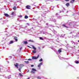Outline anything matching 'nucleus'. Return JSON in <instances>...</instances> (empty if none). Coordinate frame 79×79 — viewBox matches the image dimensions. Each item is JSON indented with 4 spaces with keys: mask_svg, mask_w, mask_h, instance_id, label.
Returning <instances> with one entry per match:
<instances>
[{
    "mask_svg": "<svg viewBox=\"0 0 79 79\" xmlns=\"http://www.w3.org/2000/svg\"><path fill=\"white\" fill-rule=\"evenodd\" d=\"M24 62L25 63H26L27 64H29V61H25Z\"/></svg>",
    "mask_w": 79,
    "mask_h": 79,
    "instance_id": "cd10ccee",
    "label": "nucleus"
},
{
    "mask_svg": "<svg viewBox=\"0 0 79 79\" xmlns=\"http://www.w3.org/2000/svg\"><path fill=\"white\" fill-rule=\"evenodd\" d=\"M74 44L75 45H77V42H76V43L75 42Z\"/></svg>",
    "mask_w": 79,
    "mask_h": 79,
    "instance_id": "a19ab883",
    "label": "nucleus"
},
{
    "mask_svg": "<svg viewBox=\"0 0 79 79\" xmlns=\"http://www.w3.org/2000/svg\"><path fill=\"white\" fill-rule=\"evenodd\" d=\"M38 79H41V78H40V77H38Z\"/></svg>",
    "mask_w": 79,
    "mask_h": 79,
    "instance_id": "de8ad7c7",
    "label": "nucleus"
},
{
    "mask_svg": "<svg viewBox=\"0 0 79 79\" xmlns=\"http://www.w3.org/2000/svg\"><path fill=\"white\" fill-rule=\"evenodd\" d=\"M23 44H27L28 43H27V42L25 41L23 42Z\"/></svg>",
    "mask_w": 79,
    "mask_h": 79,
    "instance_id": "6ab92c4d",
    "label": "nucleus"
},
{
    "mask_svg": "<svg viewBox=\"0 0 79 79\" xmlns=\"http://www.w3.org/2000/svg\"><path fill=\"white\" fill-rule=\"evenodd\" d=\"M14 14H15V12H12L11 13V15H14Z\"/></svg>",
    "mask_w": 79,
    "mask_h": 79,
    "instance_id": "f704fd0d",
    "label": "nucleus"
},
{
    "mask_svg": "<svg viewBox=\"0 0 79 79\" xmlns=\"http://www.w3.org/2000/svg\"><path fill=\"white\" fill-rule=\"evenodd\" d=\"M13 9L14 10H16V6H14L13 8Z\"/></svg>",
    "mask_w": 79,
    "mask_h": 79,
    "instance_id": "7c9ffc66",
    "label": "nucleus"
},
{
    "mask_svg": "<svg viewBox=\"0 0 79 79\" xmlns=\"http://www.w3.org/2000/svg\"><path fill=\"white\" fill-rule=\"evenodd\" d=\"M39 39H40V40H44V38H42V37H40Z\"/></svg>",
    "mask_w": 79,
    "mask_h": 79,
    "instance_id": "a878e982",
    "label": "nucleus"
},
{
    "mask_svg": "<svg viewBox=\"0 0 79 79\" xmlns=\"http://www.w3.org/2000/svg\"><path fill=\"white\" fill-rule=\"evenodd\" d=\"M14 65L15 67H16L17 68H18V63H16L15 64H14Z\"/></svg>",
    "mask_w": 79,
    "mask_h": 79,
    "instance_id": "9b49d317",
    "label": "nucleus"
},
{
    "mask_svg": "<svg viewBox=\"0 0 79 79\" xmlns=\"http://www.w3.org/2000/svg\"><path fill=\"white\" fill-rule=\"evenodd\" d=\"M63 35H65V34H64V35H61V36H60V34H57V35H56V36L57 37H62V38H63Z\"/></svg>",
    "mask_w": 79,
    "mask_h": 79,
    "instance_id": "20e7f679",
    "label": "nucleus"
},
{
    "mask_svg": "<svg viewBox=\"0 0 79 79\" xmlns=\"http://www.w3.org/2000/svg\"><path fill=\"white\" fill-rule=\"evenodd\" d=\"M4 15L6 17H8V16H9V15H8V14H5Z\"/></svg>",
    "mask_w": 79,
    "mask_h": 79,
    "instance_id": "f3484780",
    "label": "nucleus"
},
{
    "mask_svg": "<svg viewBox=\"0 0 79 79\" xmlns=\"http://www.w3.org/2000/svg\"><path fill=\"white\" fill-rule=\"evenodd\" d=\"M65 42H66V43H68L67 41H65Z\"/></svg>",
    "mask_w": 79,
    "mask_h": 79,
    "instance_id": "5fc2aeb1",
    "label": "nucleus"
},
{
    "mask_svg": "<svg viewBox=\"0 0 79 79\" xmlns=\"http://www.w3.org/2000/svg\"><path fill=\"white\" fill-rule=\"evenodd\" d=\"M46 24L47 25V26H46L45 27V29H47V28H49L50 29V30H51V28H51L52 27H53V26L52 25H48V23H46Z\"/></svg>",
    "mask_w": 79,
    "mask_h": 79,
    "instance_id": "f03ea898",
    "label": "nucleus"
},
{
    "mask_svg": "<svg viewBox=\"0 0 79 79\" xmlns=\"http://www.w3.org/2000/svg\"><path fill=\"white\" fill-rule=\"evenodd\" d=\"M29 70H28V71H27V73H29Z\"/></svg>",
    "mask_w": 79,
    "mask_h": 79,
    "instance_id": "6e6d98bb",
    "label": "nucleus"
},
{
    "mask_svg": "<svg viewBox=\"0 0 79 79\" xmlns=\"http://www.w3.org/2000/svg\"><path fill=\"white\" fill-rule=\"evenodd\" d=\"M32 47L33 48V49H34V50H36V48H35L33 45H32Z\"/></svg>",
    "mask_w": 79,
    "mask_h": 79,
    "instance_id": "ddd939ff",
    "label": "nucleus"
},
{
    "mask_svg": "<svg viewBox=\"0 0 79 79\" xmlns=\"http://www.w3.org/2000/svg\"><path fill=\"white\" fill-rule=\"evenodd\" d=\"M44 13H45V12H43V13L41 14L42 16H43V17H44L46 16V14Z\"/></svg>",
    "mask_w": 79,
    "mask_h": 79,
    "instance_id": "0eeeda50",
    "label": "nucleus"
},
{
    "mask_svg": "<svg viewBox=\"0 0 79 79\" xmlns=\"http://www.w3.org/2000/svg\"><path fill=\"white\" fill-rule=\"evenodd\" d=\"M78 42H79V40L78 41Z\"/></svg>",
    "mask_w": 79,
    "mask_h": 79,
    "instance_id": "338daca9",
    "label": "nucleus"
},
{
    "mask_svg": "<svg viewBox=\"0 0 79 79\" xmlns=\"http://www.w3.org/2000/svg\"><path fill=\"white\" fill-rule=\"evenodd\" d=\"M66 6H69V3H67L66 4Z\"/></svg>",
    "mask_w": 79,
    "mask_h": 79,
    "instance_id": "c756f323",
    "label": "nucleus"
},
{
    "mask_svg": "<svg viewBox=\"0 0 79 79\" xmlns=\"http://www.w3.org/2000/svg\"><path fill=\"white\" fill-rule=\"evenodd\" d=\"M39 57V55H38L37 56H33L32 57V58L33 60H37Z\"/></svg>",
    "mask_w": 79,
    "mask_h": 79,
    "instance_id": "7ed1b4c3",
    "label": "nucleus"
},
{
    "mask_svg": "<svg viewBox=\"0 0 79 79\" xmlns=\"http://www.w3.org/2000/svg\"><path fill=\"white\" fill-rule=\"evenodd\" d=\"M50 1H51V2H53V1H54V0H50Z\"/></svg>",
    "mask_w": 79,
    "mask_h": 79,
    "instance_id": "3c124183",
    "label": "nucleus"
},
{
    "mask_svg": "<svg viewBox=\"0 0 79 79\" xmlns=\"http://www.w3.org/2000/svg\"><path fill=\"white\" fill-rule=\"evenodd\" d=\"M9 58H10V59H11L12 58V57L11 56H9Z\"/></svg>",
    "mask_w": 79,
    "mask_h": 79,
    "instance_id": "603ef678",
    "label": "nucleus"
},
{
    "mask_svg": "<svg viewBox=\"0 0 79 79\" xmlns=\"http://www.w3.org/2000/svg\"><path fill=\"white\" fill-rule=\"evenodd\" d=\"M65 1H66V2H68L69 1V0H65Z\"/></svg>",
    "mask_w": 79,
    "mask_h": 79,
    "instance_id": "8fccbe9b",
    "label": "nucleus"
},
{
    "mask_svg": "<svg viewBox=\"0 0 79 79\" xmlns=\"http://www.w3.org/2000/svg\"><path fill=\"white\" fill-rule=\"evenodd\" d=\"M69 38H71V36H69Z\"/></svg>",
    "mask_w": 79,
    "mask_h": 79,
    "instance_id": "680f3d73",
    "label": "nucleus"
},
{
    "mask_svg": "<svg viewBox=\"0 0 79 79\" xmlns=\"http://www.w3.org/2000/svg\"><path fill=\"white\" fill-rule=\"evenodd\" d=\"M62 26L63 27H66L67 28H68V27L66 26L65 24H63L62 25Z\"/></svg>",
    "mask_w": 79,
    "mask_h": 79,
    "instance_id": "dca6fc26",
    "label": "nucleus"
},
{
    "mask_svg": "<svg viewBox=\"0 0 79 79\" xmlns=\"http://www.w3.org/2000/svg\"><path fill=\"white\" fill-rule=\"evenodd\" d=\"M56 18V17L54 16H52V17H50V19H49V21H53V22H56V20L55 19V18Z\"/></svg>",
    "mask_w": 79,
    "mask_h": 79,
    "instance_id": "f257e3e1",
    "label": "nucleus"
},
{
    "mask_svg": "<svg viewBox=\"0 0 79 79\" xmlns=\"http://www.w3.org/2000/svg\"><path fill=\"white\" fill-rule=\"evenodd\" d=\"M67 47H70V45L69 44H67Z\"/></svg>",
    "mask_w": 79,
    "mask_h": 79,
    "instance_id": "58836bf2",
    "label": "nucleus"
},
{
    "mask_svg": "<svg viewBox=\"0 0 79 79\" xmlns=\"http://www.w3.org/2000/svg\"><path fill=\"white\" fill-rule=\"evenodd\" d=\"M75 63H76V64H79V62L77 60H76L75 61Z\"/></svg>",
    "mask_w": 79,
    "mask_h": 79,
    "instance_id": "aec40b11",
    "label": "nucleus"
},
{
    "mask_svg": "<svg viewBox=\"0 0 79 79\" xmlns=\"http://www.w3.org/2000/svg\"><path fill=\"white\" fill-rule=\"evenodd\" d=\"M25 19H27L28 18V16L27 15H25L24 17Z\"/></svg>",
    "mask_w": 79,
    "mask_h": 79,
    "instance_id": "393cba45",
    "label": "nucleus"
},
{
    "mask_svg": "<svg viewBox=\"0 0 79 79\" xmlns=\"http://www.w3.org/2000/svg\"><path fill=\"white\" fill-rule=\"evenodd\" d=\"M61 12H62V11H60V13H61Z\"/></svg>",
    "mask_w": 79,
    "mask_h": 79,
    "instance_id": "e2e57ef3",
    "label": "nucleus"
},
{
    "mask_svg": "<svg viewBox=\"0 0 79 79\" xmlns=\"http://www.w3.org/2000/svg\"><path fill=\"white\" fill-rule=\"evenodd\" d=\"M56 16L57 18L59 19H61V17L60 16V15L58 14L57 13L56 14Z\"/></svg>",
    "mask_w": 79,
    "mask_h": 79,
    "instance_id": "423d86ee",
    "label": "nucleus"
},
{
    "mask_svg": "<svg viewBox=\"0 0 79 79\" xmlns=\"http://www.w3.org/2000/svg\"><path fill=\"white\" fill-rule=\"evenodd\" d=\"M68 12H69V11H67V13H68Z\"/></svg>",
    "mask_w": 79,
    "mask_h": 79,
    "instance_id": "bf43d9fd",
    "label": "nucleus"
},
{
    "mask_svg": "<svg viewBox=\"0 0 79 79\" xmlns=\"http://www.w3.org/2000/svg\"><path fill=\"white\" fill-rule=\"evenodd\" d=\"M19 27L20 28H22L23 29H25L26 28V27H27L25 26L24 27H22V26H19Z\"/></svg>",
    "mask_w": 79,
    "mask_h": 79,
    "instance_id": "f8f14e48",
    "label": "nucleus"
},
{
    "mask_svg": "<svg viewBox=\"0 0 79 79\" xmlns=\"http://www.w3.org/2000/svg\"><path fill=\"white\" fill-rule=\"evenodd\" d=\"M52 31L53 32H54V33H55V32L56 33V31H55V30H53Z\"/></svg>",
    "mask_w": 79,
    "mask_h": 79,
    "instance_id": "c9c22d12",
    "label": "nucleus"
},
{
    "mask_svg": "<svg viewBox=\"0 0 79 79\" xmlns=\"http://www.w3.org/2000/svg\"><path fill=\"white\" fill-rule=\"evenodd\" d=\"M26 8H27V9H31V6L29 5H27L26 6Z\"/></svg>",
    "mask_w": 79,
    "mask_h": 79,
    "instance_id": "1a4fd4ad",
    "label": "nucleus"
},
{
    "mask_svg": "<svg viewBox=\"0 0 79 79\" xmlns=\"http://www.w3.org/2000/svg\"><path fill=\"white\" fill-rule=\"evenodd\" d=\"M0 19H2H2H0Z\"/></svg>",
    "mask_w": 79,
    "mask_h": 79,
    "instance_id": "69168bd1",
    "label": "nucleus"
},
{
    "mask_svg": "<svg viewBox=\"0 0 79 79\" xmlns=\"http://www.w3.org/2000/svg\"><path fill=\"white\" fill-rule=\"evenodd\" d=\"M58 52H59V53H61V49H60L58 50Z\"/></svg>",
    "mask_w": 79,
    "mask_h": 79,
    "instance_id": "4be33fe9",
    "label": "nucleus"
},
{
    "mask_svg": "<svg viewBox=\"0 0 79 79\" xmlns=\"http://www.w3.org/2000/svg\"><path fill=\"white\" fill-rule=\"evenodd\" d=\"M48 12H50V11L48 10Z\"/></svg>",
    "mask_w": 79,
    "mask_h": 79,
    "instance_id": "0e129e2a",
    "label": "nucleus"
},
{
    "mask_svg": "<svg viewBox=\"0 0 79 79\" xmlns=\"http://www.w3.org/2000/svg\"><path fill=\"white\" fill-rule=\"evenodd\" d=\"M19 18H22L23 17V15H20L19 16Z\"/></svg>",
    "mask_w": 79,
    "mask_h": 79,
    "instance_id": "79ce46f5",
    "label": "nucleus"
},
{
    "mask_svg": "<svg viewBox=\"0 0 79 79\" xmlns=\"http://www.w3.org/2000/svg\"><path fill=\"white\" fill-rule=\"evenodd\" d=\"M63 8L64 10H65V8H64L63 7Z\"/></svg>",
    "mask_w": 79,
    "mask_h": 79,
    "instance_id": "4d7b16f0",
    "label": "nucleus"
},
{
    "mask_svg": "<svg viewBox=\"0 0 79 79\" xmlns=\"http://www.w3.org/2000/svg\"><path fill=\"white\" fill-rule=\"evenodd\" d=\"M32 52L33 53L35 54L36 53V52H37V51L35 50H32Z\"/></svg>",
    "mask_w": 79,
    "mask_h": 79,
    "instance_id": "2eb2a0df",
    "label": "nucleus"
},
{
    "mask_svg": "<svg viewBox=\"0 0 79 79\" xmlns=\"http://www.w3.org/2000/svg\"><path fill=\"white\" fill-rule=\"evenodd\" d=\"M72 23L71 22L69 24V26H72Z\"/></svg>",
    "mask_w": 79,
    "mask_h": 79,
    "instance_id": "a18cd8bd",
    "label": "nucleus"
},
{
    "mask_svg": "<svg viewBox=\"0 0 79 79\" xmlns=\"http://www.w3.org/2000/svg\"><path fill=\"white\" fill-rule=\"evenodd\" d=\"M42 64H43V63L42 62H41L40 64H39L38 65V68H40L41 65H42Z\"/></svg>",
    "mask_w": 79,
    "mask_h": 79,
    "instance_id": "6e6552de",
    "label": "nucleus"
},
{
    "mask_svg": "<svg viewBox=\"0 0 79 79\" xmlns=\"http://www.w3.org/2000/svg\"><path fill=\"white\" fill-rule=\"evenodd\" d=\"M43 61V59L42 58H41L39 60V61L41 62V61Z\"/></svg>",
    "mask_w": 79,
    "mask_h": 79,
    "instance_id": "473e14b6",
    "label": "nucleus"
},
{
    "mask_svg": "<svg viewBox=\"0 0 79 79\" xmlns=\"http://www.w3.org/2000/svg\"><path fill=\"white\" fill-rule=\"evenodd\" d=\"M28 47H29V48H31V47L30 46H27Z\"/></svg>",
    "mask_w": 79,
    "mask_h": 79,
    "instance_id": "864d4df0",
    "label": "nucleus"
},
{
    "mask_svg": "<svg viewBox=\"0 0 79 79\" xmlns=\"http://www.w3.org/2000/svg\"><path fill=\"white\" fill-rule=\"evenodd\" d=\"M71 42V43L73 44H74L75 42L74 41H70Z\"/></svg>",
    "mask_w": 79,
    "mask_h": 79,
    "instance_id": "c85d7f7f",
    "label": "nucleus"
},
{
    "mask_svg": "<svg viewBox=\"0 0 79 79\" xmlns=\"http://www.w3.org/2000/svg\"><path fill=\"white\" fill-rule=\"evenodd\" d=\"M32 71H37V70H36V69H34V68H32Z\"/></svg>",
    "mask_w": 79,
    "mask_h": 79,
    "instance_id": "412c9836",
    "label": "nucleus"
},
{
    "mask_svg": "<svg viewBox=\"0 0 79 79\" xmlns=\"http://www.w3.org/2000/svg\"><path fill=\"white\" fill-rule=\"evenodd\" d=\"M27 25H28V26H30V24H29V23H27Z\"/></svg>",
    "mask_w": 79,
    "mask_h": 79,
    "instance_id": "49530a36",
    "label": "nucleus"
},
{
    "mask_svg": "<svg viewBox=\"0 0 79 79\" xmlns=\"http://www.w3.org/2000/svg\"><path fill=\"white\" fill-rule=\"evenodd\" d=\"M43 34H45L46 35H47V34H48V33H47V32L46 31L44 32Z\"/></svg>",
    "mask_w": 79,
    "mask_h": 79,
    "instance_id": "b1692460",
    "label": "nucleus"
},
{
    "mask_svg": "<svg viewBox=\"0 0 79 79\" xmlns=\"http://www.w3.org/2000/svg\"><path fill=\"white\" fill-rule=\"evenodd\" d=\"M21 68H19V71L20 72H21Z\"/></svg>",
    "mask_w": 79,
    "mask_h": 79,
    "instance_id": "37998d69",
    "label": "nucleus"
},
{
    "mask_svg": "<svg viewBox=\"0 0 79 79\" xmlns=\"http://www.w3.org/2000/svg\"><path fill=\"white\" fill-rule=\"evenodd\" d=\"M20 67H21H21H23V66H24V65H23V64H20V65H19Z\"/></svg>",
    "mask_w": 79,
    "mask_h": 79,
    "instance_id": "bb28decb",
    "label": "nucleus"
},
{
    "mask_svg": "<svg viewBox=\"0 0 79 79\" xmlns=\"http://www.w3.org/2000/svg\"><path fill=\"white\" fill-rule=\"evenodd\" d=\"M32 20H33V21H37V19H34V18H33Z\"/></svg>",
    "mask_w": 79,
    "mask_h": 79,
    "instance_id": "e433bc0d",
    "label": "nucleus"
},
{
    "mask_svg": "<svg viewBox=\"0 0 79 79\" xmlns=\"http://www.w3.org/2000/svg\"><path fill=\"white\" fill-rule=\"evenodd\" d=\"M13 42H14V41H10L9 43V44H13Z\"/></svg>",
    "mask_w": 79,
    "mask_h": 79,
    "instance_id": "4468645a",
    "label": "nucleus"
},
{
    "mask_svg": "<svg viewBox=\"0 0 79 79\" xmlns=\"http://www.w3.org/2000/svg\"><path fill=\"white\" fill-rule=\"evenodd\" d=\"M26 60H29V61H31V60H32V59H26Z\"/></svg>",
    "mask_w": 79,
    "mask_h": 79,
    "instance_id": "c03bdc74",
    "label": "nucleus"
},
{
    "mask_svg": "<svg viewBox=\"0 0 79 79\" xmlns=\"http://www.w3.org/2000/svg\"><path fill=\"white\" fill-rule=\"evenodd\" d=\"M19 75L20 76H21V77L23 76V75L21 73H19Z\"/></svg>",
    "mask_w": 79,
    "mask_h": 79,
    "instance_id": "ea45409f",
    "label": "nucleus"
},
{
    "mask_svg": "<svg viewBox=\"0 0 79 79\" xmlns=\"http://www.w3.org/2000/svg\"><path fill=\"white\" fill-rule=\"evenodd\" d=\"M61 58V57H60V56L59 57V58L61 60H63L64 59V58L63 57H61V58Z\"/></svg>",
    "mask_w": 79,
    "mask_h": 79,
    "instance_id": "2f4dec72",
    "label": "nucleus"
},
{
    "mask_svg": "<svg viewBox=\"0 0 79 79\" xmlns=\"http://www.w3.org/2000/svg\"><path fill=\"white\" fill-rule=\"evenodd\" d=\"M49 34V35H52V34Z\"/></svg>",
    "mask_w": 79,
    "mask_h": 79,
    "instance_id": "052dcab7",
    "label": "nucleus"
},
{
    "mask_svg": "<svg viewBox=\"0 0 79 79\" xmlns=\"http://www.w3.org/2000/svg\"><path fill=\"white\" fill-rule=\"evenodd\" d=\"M75 0H72L70 1V3H73L74 2Z\"/></svg>",
    "mask_w": 79,
    "mask_h": 79,
    "instance_id": "a211bd4d",
    "label": "nucleus"
},
{
    "mask_svg": "<svg viewBox=\"0 0 79 79\" xmlns=\"http://www.w3.org/2000/svg\"><path fill=\"white\" fill-rule=\"evenodd\" d=\"M35 2L34 3V4H35Z\"/></svg>",
    "mask_w": 79,
    "mask_h": 79,
    "instance_id": "774afa93",
    "label": "nucleus"
},
{
    "mask_svg": "<svg viewBox=\"0 0 79 79\" xmlns=\"http://www.w3.org/2000/svg\"><path fill=\"white\" fill-rule=\"evenodd\" d=\"M29 42H34V41L32 40H29Z\"/></svg>",
    "mask_w": 79,
    "mask_h": 79,
    "instance_id": "72a5a7b5",
    "label": "nucleus"
},
{
    "mask_svg": "<svg viewBox=\"0 0 79 79\" xmlns=\"http://www.w3.org/2000/svg\"><path fill=\"white\" fill-rule=\"evenodd\" d=\"M46 7V6H42L41 7V9L43 10H47V9L45 8Z\"/></svg>",
    "mask_w": 79,
    "mask_h": 79,
    "instance_id": "39448f33",
    "label": "nucleus"
},
{
    "mask_svg": "<svg viewBox=\"0 0 79 79\" xmlns=\"http://www.w3.org/2000/svg\"><path fill=\"white\" fill-rule=\"evenodd\" d=\"M31 73H33V74H35V72H34V71H33V70H31Z\"/></svg>",
    "mask_w": 79,
    "mask_h": 79,
    "instance_id": "5701e85b",
    "label": "nucleus"
},
{
    "mask_svg": "<svg viewBox=\"0 0 79 79\" xmlns=\"http://www.w3.org/2000/svg\"><path fill=\"white\" fill-rule=\"evenodd\" d=\"M22 47H21L20 48V50H21V49H22Z\"/></svg>",
    "mask_w": 79,
    "mask_h": 79,
    "instance_id": "13d9d810",
    "label": "nucleus"
},
{
    "mask_svg": "<svg viewBox=\"0 0 79 79\" xmlns=\"http://www.w3.org/2000/svg\"><path fill=\"white\" fill-rule=\"evenodd\" d=\"M39 20H40V21H42V19L41 18H40V17H39Z\"/></svg>",
    "mask_w": 79,
    "mask_h": 79,
    "instance_id": "4c0bfd02",
    "label": "nucleus"
},
{
    "mask_svg": "<svg viewBox=\"0 0 79 79\" xmlns=\"http://www.w3.org/2000/svg\"><path fill=\"white\" fill-rule=\"evenodd\" d=\"M14 40H15V41H16V42H17V41H18V37L15 36L14 37Z\"/></svg>",
    "mask_w": 79,
    "mask_h": 79,
    "instance_id": "9d476101",
    "label": "nucleus"
},
{
    "mask_svg": "<svg viewBox=\"0 0 79 79\" xmlns=\"http://www.w3.org/2000/svg\"><path fill=\"white\" fill-rule=\"evenodd\" d=\"M34 66V65H31V67H33Z\"/></svg>",
    "mask_w": 79,
    "mask_h": 79,
    "instance_id": "09e8293b",
    "label": "nucleus"
}]
</instances>
